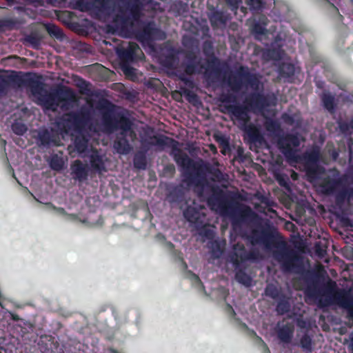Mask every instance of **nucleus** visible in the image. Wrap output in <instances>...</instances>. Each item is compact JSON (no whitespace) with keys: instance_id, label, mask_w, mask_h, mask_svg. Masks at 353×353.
Here are the masks:
<instances>
[{"instance_id":"1","label":"nucleus","mask_w":353,"mask_h":353,"mask_svg":"<svg viewBox=\"0 0 353 353\" xmlns=\"http://www.w3.org/2000/svg\"><path fill=\"white\" fill-rule=\"evenodd\" d=\"M227 83L234 92H239L243 87H250L254 90L245 97L243 105H225L221 111L230 114L237 121L239 128L244 132L250 143H261L263 137L259 128L250 122L249 112L263 113L268 107L276 105V97L274 94H265L256 91L259 88L260 79L257 74L250 72L248 67L240 66L235 74L228 77Z\"/></svg>"},{"instance_id":"2","label":"nucleus","mask_w":353,"mask_h":353,"mask_svg":"<svg viewBox=\"0 0 353 353\" xmlns=\"http://www.w3.org/2000/svg\"><path fill=\"white\" fill-rule=\"evenodd\" d=\"M28 88L37 97L43 108L54 112L62 102L77 101L73 90L61 86L48 92L44 89L42 77L35 72L11 71L9 74H0V95H6L10 88Z\"/></svg>"},{"instance_id":"3","label":"nucleus","mask_w":353,"mask_h":353,"mask_svg":"<svg viewBox=\"0 0 353 353\" xmlns=\"http://www.w3.org/2000/svg\"><path fill=\"white\" fill-rule=\"evenodd\" d=\"M243 237L252 245L263 244L267 248L274 247L276 249L272 252L273 257L283 272L301 274L307 282L313 281L317 276L314 272L305 270L303 259L297 251L285 241H276V238L281 236L274 229H252L250 234L243 235Z\"/></svg>"},{"instance_id":"4","label":"nucleus","mask_w":353,"mask_h":353,"mask_svg":"<svg viewBox=\"0 0 353 353\" xmlns=\"http://www.w3.org/2000/svg\"><path fill=\"white\" fill-rule=\"evenodd\" d=\"M151 140L147 141L148 145H168L169 142L173 143L171 155L176 163L183 170V181L188 185L203 189L208 184L206 175L210 174L213 181H221L223 179V173L218 168H213L210 164L203 161H195L178 148V141L165 135H153Z\"/></svg>"},{"instance_id":"5","label":"nucleus","mask_w":353,"mask_h":353,"mask_svg":"<svg viewBox=\"0 0 353 353\" xmlns=\"http://www.w3.org/2000/svg\"><path fill=\"white\" fill-rule=\"evenodd\" d=\"M101 112V124L103 132L113 133L121 130L120 135H127L128 132L134 134L132 130L133 122L128 117V111L118 107L109 100L103 99L99 101Z\"/></svg>"},{"instance_id":"6","label":"nucleus","mask_w":353,"mask_h":353,"mask_svg":"<svg viewBox=\"0 0 353 353\" xmlns=\"http://www.w3.org/2000/svg\"><path fill=\"white\" fill-rule=\"evenodd\" d=\"M91 120L90 110L83 105L76 112L65 114L61 119V124L65 132L72 130L77 133L74 137V144L76 150L81 154L87 150L89 139L83 134L85 128Z\"/></svg>"},{"instance_id":"7","label":"nucleus","mask_w":353,"mask_h":353,"mask_svg":"<svg viewBox=\"0 0 353 353\" xmlns=\"http://www.w3.org/2000/svg\"><path fill=\"white\" fill-rule=\"evenodd\" d=\"M143 5L138 3L129 4L128 10L129 14L126 12L120 10L115 14L112 20V24L108 26V32L119 31L121 32H127L134 26V22H139L143 15Z\"/></svg>"},{"instance_id":"8","label":"nucleus","mask_w":353,"mask_h":353,"mask_svg":"<svg viewBox=\"0 0 353 353\" xmlns=\"http://www.w3.org/2000/svg\"><path fill=\"white\" fill-rule=\"evenodd\" d=\"M321 158V152L318 148L305 152L299 156L298 160L302 161L307 177L310 179H317L324 172V168L318 164Z\"/></svg>"},{"instance_id":"9","label":"nucleus","mask_w":353,"mask_h":353,"mask_svg":"<svg viewBox=\"0 0 353 353\" xmlns=\"http://www.w3.org/2000/svg\"><path fill=\"white\" fill-rule=\"evenodd\" d=\"M259 256L258 251L254 250L248 251L242 243L238 242L232 245L228 257L235 270H237L241 268L243 263L247 261H255L259 259Z\"/></svg>"},{"instance_id":"10","label":"nucleus","mask_w":353,"mask_h":353,"mask_svg":"<svg viewBox=\"0 0 353 353\" xmlns=\"http://www.w3.org/2000/svg\"><path fill=\"white\" fill-rule=\"evenodd\" d=\"M137 39L143 44H150L157 40H163L165 38V33L158 27L153 21L143 22L142 26L135 31Z\"/></svg>"},{"instance_id":"11","label":"nucleus","mask_w":353,"mask_h":353,"mask_svg":"<svg viewBox=\"0 0 353 353\" xmlns=\"http://www.w3.org/2000/svg\"><path fill=\"white\" fill-rule=\"evenodd\" d=\"M120 63H132L144 56L141 49L135 42H123L116 49Z\"/></svg>"},{"instance_id":"12","label":"nucleus","mask_w":353,"mask_h":353,"mask_svg":"<svg viewBox=\"0 0 353 353\" xmlns=\"http://www.w3.org/2000/svg\"><path fill=\"white\" fill-rule=\"evenodd\" d=\"M278 146L283 155L290 161L298 162L299 155L293 148L300 145V139L297 134H287L278 139Z\"/></svg>"},{"instance_id":"13","label":"nucleus","mask_w":353,"mask_h":353,"mask_svg":"<svg viewBox=\"0 0 353 353\" xmlns=\"http://www.w3.org/2000/svg\"><path fill=\"white\" fill-rule=\"evenodd\" d=\"M185 58L188 63L185 65L184 72L188 75H192L196 73H200L205 67L201 64V59L199 57L197 53L194 50H187Z\"/></svg>"},{"instance_id":"14","label":"nucleus","mask_w":353,"mask_h":353,"mask_svg":"<svg viewBox=\"0 0 353 353\" xmlns=\"http://www.w3.org/2000/svg\"><path fill=\"white\" fill-rule=\"evenodd\" d=\"M203 52L208 57L207 59L208 68L206 70L211 69L214 73H219L220 72L219 69V60L214 56L213 46L211 41H205L203 42Z\"/></svg>"},{"instance_id":"15","label":"nucleus","mask_w":353,"mask_h":353,"mask_svg":"<svg viewBox=\"0 0 353 353\" xmlns=\"http://www.w3.org/2000/svg\"><path fill=\"white\" fill-rule=\"evenodd\" d=\"M71 173L73 178L79 181H84L88 179L89 168L87 164L83 163L81 160H75L71 164Z\"/></svg>"},{"instance_id":"16","label":"nucleus","mask_w":353,"mask_h":353,"mask_svg":"<svg viewBox=\"0 0 353 353\" xmlns=\"http://www.w3.org/2000/svg\"><path fill=\"white\" fill-rule=\"evenodd\" d=\"M91 170L94 173L102 174L106 172L104 157L101 155L98 150L92 151L89 157Z\"/></svg>"},{"instance_id":"17","label":"nucleus","mask_w":353,"mask_h":353,"mask_svg":"<svg viewBox=\"0 0 353 353\" xmlns=\"http://www.w3.org/2000/svg\"><path fill=\"white\" fill-rule=\"evenodd\" d=\"M294 332V327L290 323H287L276 330V335L279 341L285 344L291 343Z\"/></svg>"},{"instance_id":"18","label":"nucleus","mask_w":353,"mask_h":353,"mask_svg":"<svg viewBox=\"0 0 353 353\" xmlns=\"http://www.w3.org/2000/svg\"><path fill=\"white\" fill-rule=\"evenodd\" d=\"M212 194L208 199V203L209 205L214 206L217 203H221V197L223 196V190L219 187H212ZM219 206L223 213H228V209H232L230 206L228 208L221 203H219Z\"/></svg>"},{"instance_id":"19","label":"nucleus","mask_w":353,"mask_h":353,"mask_svg":"<svg viewBox=\"0 0 353 353\" xmlns=\"http://www.w3.org/2000/svg\"><path fill=\"white\" fill-rule=\"evenodd\" d=\"M126 136L127 135H121L120 137H117L114 141L113 147L119 154H127L130 153L132 150V147Z\"/></svg>"},{"instance_id":"20","label":"nucleus","mask_w":353,"mask_h":353,"mask_svg":"<svg viewBox=\"0 0 353 353\" xmlns=\"http://www.w3.org/2000/svg\"><path fill=\"white\" fill-rule=\"evenodd\" d=\"M295 71V65L291 63H282L279 67V76L289 82L292 81Z\"/></svg>"},{"instance_id":"21","label":"nucleus","mask_w":353,"mask_h":353,"mask_svg":"<svg viewBox=\"0 0 353 353\" xmlns=\"http://www.w3.org/2000/svg\"><path fill=\"white\" fill-rule=\"evenodd\" d=\"M339 185L340 181L339 179L327 176L323 179L321 182V187L325 194H331L336 191Z\"/></svg>"},{"instance_id":"22","label":"nucleus","mask_w":353,"mask_h":353,"mask_svg":"<svg viewBox=\"0 0 353 353\" xmlns=\"http://www.w3.org/2000/svg\"><path fill=\"white\" fill-rule=\"evenodd\" d=\"M211 26L213 28L225 26L228 21L227 15L222 11L216 10L209 17Z\"/></svg>"},{"instance_id":"23","label":"nucleus","mask_w":353,"mask_h":353,"mask_svg":"<svg viewBox=\"0 0 353 353\" xmlns=\"http://www.w3.org/2000/svg\"><path fill=\"white\" fill-rule=\"evenodd\" d=\"M38 140L43 146H49L51 143L57 145L54 136L48 130H41L38 134Z\"/></svg>"},{"instance_id":"24","label":"nucleus","mask_w":353,"mask_h":353,"mask_svg":"<svg viewBox=\"0 0 353 353\" xmlns=\"http://www.w3.org/2000/svg\"><path fill=\"white\" fill-rule=\"evenodd\" d=\"M278 303L276 306V310L279 314H285L290 310V303L289 298L285 294L281 295L278 299Z\"/></svg>"},{"instance_id":"25","label":"nucleus","mask_w":353,"mask_h":353,"mask_svg":"<svg viewBox=\"0 0 353 353\" xmlns=\"http://www.w3.org/2000/svg\"><path fill=\"white\" fill-rule=\"evenodd\" d=\"M146 150L138 151L134 156L133 164L135 168L145 170L147 167Z\"/></svg>"},{"instance_id":"26","label":"nucleus","mask_w":353,"mask_h":353,"mask_svg":"<svg viewBox=\"0 0 353 353\" xmlns=\"http://www.w3.org/2000/svg\"><path fill=\"white\" fill-rule=\"evenodd\" d=\"M235 279L245 287H250L252 285V279L241 268L236 270Z\"/></svg>"},{"instance_id":"27","label":"nucleus","mask_w":353,"mask_h":353,"mask_svg":"<svg viewBox=\"0 0 353 353\" xmlns=\"http://www.w3.org/2000/svg\"><path fill=\"white\" fill-rule=\"evenodd\" d=\"M168 197L172 203H181L184 199V191L181 187H175L169 192Z\"/></svg>"},{"instance_id":"28","label":"nucleus","mask_w":353,"mask_h":353,"mask_svg":"<svg viewBox=\"0 0 353 353\" xmlns=\"http://www.w3.org/2000/svg\"><path fill=\"white\" fill-rule=\"evenodd\" d=\"M301 347L307 352H312L313 351V342L310 336L305 333L299 341Z\"/></svg>"},{"instance_id":"29","label":"nucleus","mask_w":353,"mask_h":353,"mask_svg":"<svg viewBox=\"0 0 353 353\" xmlns=\"http://www.w3.org/2000/svg\"><path fill=\"white\" fill-rule=\"evenodd\" d=\"M322 102L324 108L330 112H334L335 110L334 97L330 94H324L322 97Z\"/></svg>"},{"instance_id":"30","label":"nucleus","mask_w":353,"mask_h":353,"mask_svg":"<svg viewBox=\"0 0 353 353\" xmlns=\"http://www.w3.org/2000/svg\"><path fill=\"white\" fill-rule=\"evenodd\" d=\"M265 293L266 296L274 300H277L281 295L284 294L273 284H269L266 286Z\"/></svg>"},{"instance_id":"31","label":"nucleus","mask_w":353,"mask_h":353,"mask_svg":"<svg viewBox=\"0 0 353 353\" xmlns=\"http://www.w3.org/2000/svg\"><path fill=\"white\" fill-rule=\"evenodd\" d=\"M93 3L99 11L110 12L112 10L110 0H93Z\"/></svg>"},{"instance_id":"32","label":"nucleus","mask_w":353,"mask_h":353,"mask_svg":"<svg viewBox=\"0 0 353 353\" xmlns=\"http://www.w3.org/2000/svg\"><path fill=\"white\" fill-rule=\"evenodd\" d=\"M185 218L192 223L196 222L199 219V212L193 207H188L183 212Z\"/></svg>"},{"instance_id":"33","label":"nucleus","mask_w":353,"mask_h":353,"mask_svg":"<svg viewBox=\"0 0 353 353\" xmlns=\"http://www.w3.org/2000/svg\"><path fill=\"white\" fill-rule=\"evenodd\" d=\"M254 212L251 208L248 206H244L243 209L239 210V216L233 220V224H235L237 221H243L247 218L252 215Z\"/></svg>"},{"instance_id":"34","label":"nucleus","mask_w":353,"mask_h":353,"mask_svg":"<svg viewBox=\"0 0 353 353\" xmlns=\"http://www.w3.org/2000/svg\"><path fill=\"white\" fill-rule=\"evenodd\" d=\"M264 126L267 131L270 132H276L280 130V124L276 120L271 118H267L264 123Z\"/></svg>"},{"instance_id":"35","label":"nucleus","mask_w":353,"mask_h":353,"mask_svg":"<svg viewBox=\"0 0 353 353\" xmlns=\"http://www.w3.org/2000/svg\"><path fill=\"white\" fill-rule=\"evenodd\" d=\"M236 100H237L236 96L235 94H234L232 93H230V92L222 93L219 97V101L223 103H225V105H230V103H236ZM223 107H224V105L221 108V112H223L221 111V110L224 109Z\"/></svg>"},{"instance_id":"36","label":"nucleus","mask_w":353,"mask_h":353,"mask_svg":"<svg viewBox=\"0 0 353 353\" xmlns=\"http://www.w3.org/2000/svg\"><path fill=\"white\" fill-rule=\"evenodd\" d=\"M63 164L64 162L62 158L59 157L57 154L52 156L50 161L51 168L57 171L62 170Z\"/></svg>"},{"instance_id":"37","label":"nucleus","mask_w":353,"mask_h":353,"mask_svg":"<svg viewBox=\"0 0 353 353\" xmlns=\"http://www.w3.org/2000/svg\"><path fill=\"white\" fill-rule=\"evenodd\" d=\"M336 301L343 307H347L350 305V298L348 295L343 292H339L335 296Z\"/></svg>"},{"instance_id":"38","label":"nucleus","mask_w":353,"mask_h":353,"mask_svg":"<svg viewBox=\"0 0 353 353\" xmlns=\"http://www.w3.org/2000/svg\"><path fill=\"white\" fill-rule=\"evenodd\" d=\"M11 128L12 132L17 135L24 134L28 130L26 125L24 123H23L22 122L17 121L14 122L12 124Z\"/></svg>"},{"instance_id":"39","label":"nucleus","mask_w":353,"mask_h":353,"mask_svg":"<svg viewBox=\"0 0 353 353\" xmlns=\"http://www.w3.org/2000/svg\"><path fill=\"white\" fill-rule=\"evenodd\" d=\"M176 63V58L173 54H168L165 56L164 59L162 61V65L168 69H174L175 68Z\"/></svg>"},{"instance_id":"40","label":"nucleus","mask_w":353,"mask_h":353,"mask_svg":"<svg viewBox=\"0 0 353 353\" xmlns=\"http://www.w3.org/2000/svg\"><path fill=\"white\" fill-rule=\"evenodd\" d=\"M77 86L79 88L82 94H85L88 95H91L90 93V83L83 79V78H80Z\"/></svg>"},{"instance_id":"41","label":"nucleus","mask_w":353,"mask_h":353,"mask_svg":"<svg viewBox=\"0 0 353 353\" xmlns=\"http://www.w3.org/2000/svg\"><path fill=\"white\" fill-rule=\"evenodd\" d=\"M77 86L79 88L82 94H85L88 95H91L90 93V83L83 79V78H80Z\"/></svg>"},{"instance_id":"42","label":"nucleus","mask_w":353,"mask_h":353,"mask_svg":"<svg viewBox=\"0 0 353 353\" xmlns=\"http://www.w3.org/2000/svg\"><path fill=\"white\" fill-rule=\"evenodd\" d=\"M247 4L252 11H259L261 10L264 2L263 0H248Z\"/></svg>"},{"instance_id":"43","label":"nucleus","mask_w":353,"mask_h":353,"mask_svg":"<svg viewBox=\"0 0 353 353\" xmlns=\"http://www.w3.org/2000/svg\"><path fill=\"white\" fill-rule=\"evenodd\" d=\"M17 23V20L12 18L0 19V30L3 28L11 29L14 28Z\"/></svg>"},{"instance_id":"44","label":"nucleus","mask_w":353,"mask_h":353,"mask_svg":"<svg viewBox=\"0 0 353 353\" xmlns=\"http://www.w3.org/2000/svg\"><path fill=\"white\" fill-rule=\"evenodd\" d=\"M47 30L50 35L54 36L57 39L61 38L63 35L61 30L55 25H48L47 26Z\"/></svg>"},{"instance_id":"45","label":"nucleus","mask_w":353,"mask_h":353,"mask_svg":"<svg viewBox=\"0 0 353 353\" xmlns=\"http://www.w3.org/2000/svg\"><path fill=\"white\" fill-rule=\"evenodd\" d=\"M199 234L208 240H212L215 235L214 232L212 229L206 227H203L201 228Z\"/></svg>"},{"instance_id":"46","label":"nucleus","mask_w":353,"mask_h":353,"mask_svg":"<svg viewBox=\"0 0 353 353\" xmlns=\"http://www.w3.org/2000/svg\"><path fill=\"white\" fill-rule=\"evenodd\" d=\"M252 32L255 34L263 35L265 33V26L259 22H255L251 28Z\"/></svg>"},{"instance_id":"47","label":"nucleus","mask_w":353,"mask_h":353,"mask_svg":"<svg viewBox=\"0 0 353 353\" xmlns=\"http://www.w3.org/2000/svg\"><path fill=\"white\" fill-rule=\"evenodd\" d=\"M181 90L182 94L186 97L189 102L192 103L197 100L198 97L194 92L185 88H181Z\"/></svg>"},{"instance_id":"48","label":"nucleus","mask_w":353,"mask_h":353,"mask_svg":"<svg viewBox=\"0 0 353 353\" xmlns=\"http://www.w3.org/2000/svg\"><path fill=\"white\" fill-rule=\"evenodd\" d=\"M121 67L126 76H133L135 74V69L130 66V63H121Z\"/></svg>"},{"instance_id":"49","label":"nucleus","mask_w":353,"mask_h":353,"mask_svg":"<svg viewBox=\"0 0 353 353\" xmlns=\"http://www.w3.org/2000/svg\"><path fill=\"white\" fill-rule=\"evenodd\" d=\"M338 127L339 128V130L342 133H345V134L347 133L351 128L350 123H349L346 121H343L341 120L338 121Z\"/></svg>"},{"instance_id":"50","label":"nucleus","mask_w":353,"mask_h":353,"mask_svg":"<svg viewBox=\"0 0 353 353\" xmlns=\"http://www.w3.org/2000/svg\"><path fill=\"white\" fill-rule=\"evenodd\" d=\"M183 44L185 47L188 48L190 46L197 47V42L191 37H183Z\"/></svg>"},{"instance_id":"51","label":"nucleus","mask_w":353,"mask_h":353,"mask_svg":"<svg viewBox=\"0 0 353 353\" xmlns=\"http://www.w3.org/2000/svg\"><path fill=\"white\" fill-rule=\"evenodd\" d=\"M75 8L81 11H84L87 9V3L85 1V0H77L75 3Z\"/></svg>"},{"instance_id":"52","label":"nucleus","mask_w":353,"mask_h":353,"mask_svg":"<svg viewBox=\"0 0 353 353\" xmlns=\"http://www.w3.org/2000/svg\"><path fill=\"white\" fill-rule=\"evenodd\" d=\"M226 2L231 7L232 10H236L241 3V0H226Z\"/></svg>"},{"instance_id":"53","label":"nucleus","mask_w":353,"mask_h":353,"mask_svg":"<svg viewBox=\"0 0 353 353\" xmlns=\"http://www.w3.org/2000/svg\"><path fill=\"white\" fill-rule=\"evenodd\" d=\"M46 205L52 208L53 210H56L58 213H59L61 214H67L63 208H57V207L54 206L51 203H47Z\"/></svg>"},{"instance_id":"54","label":"nucleus","mask_w":353,"mask_h":353,"mask_svg":"<svg viewBox=\"0 0 353 353\" xmlns=\"http://www.w3.org/2000/svg\"><path fill=\"white\" fill-rule=\"evenodd\" d=\"M296 325L300 328H306L307 327V322L303 319H297Z\"/></svg>"},{"instance_id":"55","label":"nucleus","mask_w":353,"mask_h":353,"mask_svg":"<svg viewBox=\"0 0 353 353\" xmlns=\"http://www.w3.org/2000/svg\"><path fill=\"white\" fill-rule=\"evenodd\" d=\"M179 78L181 81L184 82L186 85H190L192 84V81L191 80H190L188 78H187L184 74H181L179 76Z\"/></svg>"},{"instance_id":"56","label":"nucleus","mask_w":353,"mask_h":353,"mask_svg":"<svg viewBox=\"0 0 353 353\" xmlns=\"http://www.w3.org/2000/svg\"><path fill=\"white\" fill-rule=\"evenodd\" d=\"M347 193L345 192H340L336 196V201L339 202L340 201H343L346 196Z\"/></svg>"},{"instance_id":"57","label":"nucleus","mask_w":353,"mask_h":353,"mask_svg":"<svg viewBox=\"0 0 353 353\" xmlns=\"http://www.w3.org/2000/svg\"><path fill=\"white\" fill-rule=\"evenodd\" d=\"M165 170L167 172H171L172 174L174 173V172H175L174 165H167L166 168H165Z\"/></svg>"},{"instance_id":"58","label":"nucleus","mask_w":353,"mask_h":353,"mask_svg":"<svg viewBox=\"0 0 353 353\" xmlns=\"http://www.w3.org/2000/svg\"><path fill=\"white\" fill-rule=\"evenodd\" d=\"M193 278L195 281L199 282V283H201V279H199V276L195 274H193Z\"/></svg>"},{"instance_id":"59","label":"nucleus","mask_w":353,"mask_h":353,"mask_svg":"<svg viewBox=\"0 0 353 353\" xmlns=\"http://www.w3.org/2000/svg\"><path fill=\"white\" fill-rule=\"evenodd\" d=\"M6 1L8 2V3L9 5L12 4V3H14L16 1V0H6Z\"/></svg>"},{"instance_id":"60","label":"nucleus","mask_w":353,"mask_h":353,"mask_svg":"<svg viewBox=\"0 0 353 353\" xmlns=\"http://www.w3.org/2000/svg\"><path fill=\"white\" fill-rule=\"evenodd\" d=\"M350 347H351V349H352V350L353 352V337L351 339Z\"/></svg>"},{"instance_id":"61","label":"nucleus","mask_w":353,"mask_h":353,"mask_svg":"<svg viewBox=\"0 0 353 353\" xmlns=\"http://www.w3.org/2000/svg\"><path fill=\"white\" fill-rule=\"evenodd\" d=\"M279 183L281 185H284V183L283 182V180L281 179H279Z\"/></svg>"},{"instance_id":"62","label":"nucleus","mask_w":353,"mask_h":353,"mask_svg":"<svg viewBox=\"0 0 353 353\" xmlns=\"http://www.w3.org/2000/svg\"><path fill=\"white\" fill-rule=\"evenodd\" d=\"M351 128L353 129V119L350 121Z\"/></svg>"},{"instance_id":"63","label":"nucleus","mask_w":353,"mask_h":353,"mask_svg":"<svg viewBox=\"0 0 353 353\" xmlns=\"http://www.w3.org/2000/svg\"><path fill=\"white\" fill-rule=\"evenodd\" d=\"M350 314L351 316L353 317V308L352 310H350Z\"/></svg>"},{"instance_id":"64","label":"nucleus","mask_w":353,"mask_h":353,"mask_svg":"<svg viewBox=\"0 0 353 353\" xmlns=\"http://www.w3.org/2000/svg\"><path fill=\"white\" fill-rule=\"evenodd\" d=\"M182 261H183V264L184 265V267L186 268L188 267L186 263L183 260H182Z\"/></svg>"}]
</instances>
